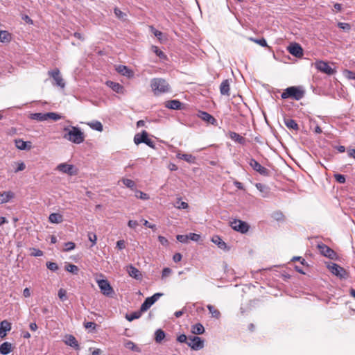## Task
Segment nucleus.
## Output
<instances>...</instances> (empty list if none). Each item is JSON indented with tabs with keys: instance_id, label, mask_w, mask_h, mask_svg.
Here are the masks:
<instances>
[{
	"instance_id": "nucleus-26",
	"label": "nucleus",
	"mask_w": 355,
	"mask_h": 355,
	"mask_svg": "<svg viewBox=\"0 0 355 355\" xmlns=\"http://www.w3.org/2000/svg\"><path fill=\"white\" fill-rule=\"evenodd\" d=\"M177 157L189 164H194L196 162V157L191 154L178 153Z\"/></svg>"
},
{
	"instance_id": "nucleus-58",
	"label": "nucleus",
	"mask_w": 355,
	"mask_h": 355,
	"mask_svg": "<svg viewBox=\"0 0 355 355\" xmlns=\"http://www.w3.org/2000/svg\"><path fill=\"white\" fill-rule=\"evenodd\" d=\"M17 167L15 170V173H17L19 171H24L26 168V165L23 162H19L17 163Z\"/></svg>"
},
{
	"instance_id": "nucleus-30",
	"label": "nucleus",
	"mask_w": 355,
	"mask_h": 355,
	"mask_svg": "<svg viewBox=\"0 0 355 355\" xmlns=\"http://www.w3.org/2000/svg\"><path fill=\"white\" fill-rule=\"evenodd\" d=\"M211 241L216 245H217L219 248L223 250L227 249L226 243L221 239L220 236H214L211 239Z\"/></svg>"
},
{
	"instance_id": "nucleus-10",
	"label": "nucleus",
	"mask_w": 355,
	"mask_h": 355,
	"mask_svg": "<svg viewBox=\"0 0 355 355\" xmlns=\"http://www.w3.org/2000/svg\"><path fill=\"white\" fill-rule=\"evenodd\" d=\"M230 226L233 230L243 234L246 233L249 230V225L247 223L238 219L231 221Z\"/></svg>"
},
{
	"instance_id": "nucleus-18",
	"label": "nucleus",
	"mask_w": 355,
	"mask_h": 355,
	"mask_svg": "<svg viewBox=\"0 0 355 355\" xmlns=\"http://www.w3.org/2000/svg\"><path fill=\"white\" fill-rule=\"evenodd\" d=\"M106 85L107 86L110 87L114 92L118 94H124V87L121 84L111 80H108L106 82Z\"/></svg>"
},
{
	"instance_id": "nucleus-52",
	"label": "nucleus",
	"mask_w": 355,
	"mask_h": 355,
	"mask_svg": "<svg viewBox=\"0 0 355 355\" xmlns=\"http://www.w3.org/2000/svg\"><path fill=\"white\" fill-rule=\"evenodd\" d=\"M46 267L51 271H56L58 269V266L55 262H47Z\"/></svg>"
},
{
	"instance_id": "nucleus-15",
	"label": "nucleus",
	"mask_w": 355,
	"mask_h": 355,
	"mask_svg": "<svg viewBox=\"0 0 355 355\" xmlns=\"http://www.w3.org/2000/svg\"><path fill=\"white\" fill-rule=\"evenodd\" d=\"M198 117L201 119L205 122L211 124L216 125L217 121L216 119L210 114L204 111H199L197 114Z\"/></svg>"
},
{
	"instance_id": "nucleus-50",
	"label": "nucleus",
	"mask_w": 355,
	"mask_h": 355,
	"mask_svg": "<svg viewBox=\"0 0 355 355\" xmlns=\"http://www.w3.org/2000/svg\"><path fill=\"white\" fill-rule=\"evenodd\" d=\"M250 40L253 41L256 44H259L260 46H261L263 47L268 46L266 40L264 38H261V39L250 38Z\"/></svg>"
},
{
	"instance_id": "nucleus-56",
	"label": "nucleus",
	"mask_w": 355,
	"mask_h": 355,
	"mask_svg": "<svg viewBox=\"0 0 355 355\" xmlns=\"http://www.w3.org/2000/svg\"><path fill=\"white\" fill-rule=\"evenodd\" d=\"M189 240H191L193 241H198L200 239V235L196 233H190L188 234Z\"/></svg>"
},
{
	"instance_id": "nucleus-16",
	"label": "nucleus",
	"mask_w": 355,
	"mask_h": 355,
	"mask_svg": "<svg viewBox=\"0 0 355 355\" xmlns=\"http://www.w3.org/2000/svg\"><path fill=\"white\" fill-rule=\"evenodd\" d=\"M64 342L67 345H69L76 350L80 349L79 344L76 338L73 335H66Z\"/></svg>"
},
{
	"instance_id": "nucleus-43",
	"label": "nucleus",
	"mask_w": 355,
	"mask_h": 355,
	"mask_svg": "<svg viewBox=\"0 0 355 355\" xmlns=\"http://www.w3.org/2000/svg\"><path fill=\"white\" fill-rule=\"evenodd\" d=\"M121 182L125 187L131 189H133V188L135 187L136 185L133 180L127 178H123L121 180Z\"/></svg>"
},
{
	"instance_id": "nucleus-3",
	"label": "nucleus",
	"mask_w": 355,
	"mask_h": 355,
	"mask_svg": "<svg viewBox=\"0 0 355 355\" xmlns=\"http://www.w3.org/2000/svg\"><path fill=\"white\" fill-rule=\"evenodd\" d=\"M304 90L299 87L292 86L286 88L282 94L283 99L291 98L296 101L301 100L304 96Z\"/></svg>"
},
{
	"instance_id": "nucleus-36",
	"label": "nucleus",
	"mask_w": 355,
	"mask_h": 355,
	"mask_svg": "<svg viewBox=\"0 0 355 355\" xmlns=\"http://www.w3.org/2000/svg\"><path fill=\"white\" fill-rule=\"evenodd\" d=\"M207 307L213 318L218 319L220 317V311L218 309H216L213 305L208 304Z\"/></svg>"
},
{
	"instance_id": "nucleus-61",
	"label": "nucleus",
	"mask_w": 355,
	"mask_h": 355,
	"mask_svg": "<svg viewBox=\"0 0 355 355\" xmlns=\"http://www.w3.org/2000/svg\"><path fill=\"white\" fill-rule=\"evenodd\" d=\"M311 125H315V126L314 128L315 133L320 134L322 132V129L320 128V127L318 124H316V121H315L311 120Z\"/></svg>"
},
{
	"instance_id": "nucleus-48",
	"label": "nucleus",
	"mask_w": 355,
	"mask_h": 355,
	"mask_svg": "<svg viewBox=\"0 0 355 355\" xmlns=\"http://www.w3.org/2000/svg\"><path fill=\"white\" fill-rule=\"evenodd\" d=\"M58 297L62 300V301H65L67 300V291L64 288H60L59 291H58Z\"/></svg>"
},
{
	"instance_id": "nucleus-35",
	"label": "nucleus",
	"mask_w": 355,
	"mask_h": 355,
	"mask_svg": "<svg viewBox=\"0 0 355 355\" xmlns=\"http://www.w3.org/2000/svg\"><path fill=\"white\" fill-rule=\"evenodd\" d=\"M117 70L119 73H121L122 75L130 77L132 75V71L129 69L126 66L124 65H120L117 68Z\"/></svg>"
},
{
	"instance_id": "nucleus-62",
	"label": "nucleus",
	"mask_w": 355,
	"mask_h": 355,
	"mask_svg": "<svg viewBox=\"0 0 355 355\" xmlns=\"http://www.w3.org/2000/svg\"><path fill=\"white\" fill-rule=\"evenodd\" d=\"M175 207L178 208V209H187L189 205L186 202H184V201H178L177 202V205H175Z\"/></svg>"
},
{
	"instance_id": "nucleus-24",
	"label": "nucleus",
	"mask_w": 355,
	"mask_h": 355,
	"mask_svg": "<svg viewBox=\"0 0 355 355\" xmlns=\"http://www.w3.org/2000/svg\"><path fill=\"white\" fill-rule=\"evenodd\" d=\"M12 350V346L10 343L4 342L0 345V354L7 355Z\"/></svg>"
},
{
	"instance_id": "nucleus-28",
	"label": "nucleus",
	"mask_w": 355,
	"mask_h": 355,
	"mask_svg": "<svg viewBox=\"0 0 355 355\" xmlns=\"http://www.w3.org/2000/svg\"><path fill=\"white\" fill-rule=\"evenodd\" d=\"M230 137L231 139L240 144H245V139L235 132H230Z\"/></svg>"
},
{
	"instance_id": "nucleus-54",
	"label": "nucleus",
	"mask_w": 355,
	"mask_h": 355,
	"mask_svg": "<svg viewBox=\"0 0 355 355\" xmlns=\"http://www.w3.org/2000/svg\"><path fill=\"white\" fill-rule=\"evenodd\" d=\"M338 26L345 31H349L351 29V26L348 23L339 22Z\"/></svg>"
},
{
	"instance_id": "nucleus-8",
	"label": "nucleus",
	"mask_w": 355,
	"mask_h": 355,
	"mask_svg": "<svg viewBox=\"0 0 355 355\" xmlns=\"http://www.w3.org/2000/svg\"><path fill=\"white\" fill-rule=\"evenodd\" d=\"M187 344L193 350H200L204 347V340L198 336H189Z\"/></svg>"
},
{
	"instance_id": "nucleus-6",
	"label": "nucleus",
	"mask_w": 355,
	"mask_h": 355,
	"mask_svg": "<svg viewBox=\"0 0 355 355\" xmlns=\"http://www.w3.org/2000/svg\"><path fill=\"white\" fill-rule=\"evenodd\" d=\"M98 286L101 292L105 296L111 297L114 293L112 287L109 282L106 279H101L97 281Z\"/></svg>"
},
{
	"instance_id": "nucleus-25",
	"label": "nucleus",
	"mask_w": 355,
	"mask_h": 355,
	"mask_svg": "<svg viewBox=\"0 0 355 355\" xmlns=\"http://www.w3.org/2000/svg\"><path fill=\"white\" fill-rule=\"evenodd\" d=\"M284 124L290 130H298L299 126L297 122L289 118H285L284 120Z\"/></svg>"
},
{
	"instance_id": "nucleus-53",
	"label": "nucleus",
	"mask_w": 355,
	"mask_h": 355,
	"mask_svg": "<svg viewBox=\"0 0 355 355\" xmlns=\"http://www.w3.org/2000/svg\"><path fill=\"white\" fill-rule=\"evenodd\" d=\"M177 240L182 243H187L189 241V236L188 235H182L179 234L176 236Z\"/></svg>"
},
{
	"instance_id": "nucleus-7",
	"label": "nucleus",
	"mask_w": 355,
	"mask_h": 355,
	"mask_svg": "<svg viewBox=\"0 0 355 355\" xmlns=\"http://www.w3.org/2000/svg\"><path fill=\"white\" fill-rule=\"evenodd\" d=\"M56 170L70 176L76 175L78 173L77 168L73 164H69L67 163L59 164L56 166Z\"/></svg>"
},
{
	"instance_id": "nucleus-12",
	"label": "nucleus",
	"mask_w": 355,
	"mask_h": 355,
	"mask_svg": "<svg viewBox=\"0 0 355 355\" xmlns=\"http://www.w3.org/2000/svg\"><path fill=\"white\" fill-rule=\"evenodd\" d=\"M318 248L323 256L328 257L329 259H334L336 256V252L330 248L329 246L325 244L320 243L318 244Z\"/></svg>"
},
{
	"instance_id": "nucleus-23",
	"label": "nucleus",
	"mask_w": 355,
	"mask_h": 355,
	"mask_svg": "<svg viewBox=\"0 0 355 355\" xmlns=\"http://www.w3.org/2000/svg\"><path fill=\"white\" fill-rule=\"evenodd\" d=\"M128 272L130 277L136 279H140L141 278V272L132 265L128 268Z\"/></svg>"
},
{
	"instance_id": "nucleus-44",
	"label": "nucleus",
	"mask_w": 355,
	"mask_h": 355,
	"mask_svg": "<svg viewBox=\"0 0 355 355\" xmlns=\"http://www.w3.org/2000/svg\"><path fill=\"white\" fill-rule=\"evenodd\" d=\"M343 76L349 79V80H355V72L354 71H350V70H348V69H345L343 72Z\"/></svg>"
},
{
	"instance_id": "nucleus-63",
	"label": "nucleus",
	"mask_w": 355,
	"mask_h": 355,
	"mask_svg": "<svg viewBox=\"0 0 355 355\" xmlns=\"http://www.w3.org/2000/svg\"><path fill=\"white\" fill-rule=\"evenodd\" d=\"M162 295L161 293H157L155 294H154L153 296L151 297H148L149 299V300L153 303L154 304L157 300H158V299L159 298V297Z\"/></svg>"
},
{
	"instance_id": "nucleus-9",
	"label": "nucleus",
	"mask_w": 355,
	"mask_h": 355,
	"mask_svg": "<svg viewBox=\"0 0 355 355\" xmlns=\"http://www.w3.org/2000/svg\"><path fill=\"white\" fill-rule=\"evenodd\" d=\"M48 75L51 77L55 81V85L62 89L65 87V82L60 75V71L58 69H55L48 71Z\"/></svg>"
},
{
	"instance_id": "nucleus-31",
	"label": "nucleus",
	"mask_w": 355,
	"mask_h": 355,
	"mask_svg": "<svg viewBox=\"0 0 355 355\" xmlns=\"http://www.w3.org/2000/svg\"><path fill=\"white\" fill-rule=\"evenodd\" d=\"M12 39L11 34L7 31H0V42H9Z\"/></svg>"
},
{
	"instance_id": "nucleus-64",
	"label": "nucleus",
	"mask_w": 355,
	"mask_h": 355,
	"mask_svg": "<svg viewBox=\"0 0 355 355\" xmlns=\"http://www.w3.org/2000/svg\"><path fill=\"white\" fill-rule=\"evenodd\" d=\"M116 248L119 250H123L125 248V242L124 240H119L116 242Z\"/></svg>"
},
{
	"instance_id": "nucleus-4",
	"label": "nucleus",
	"mask_w": 355,
	"mask_h": 355,
	"mask_svg": "<svg viewBox=\"0 0 355 355\" xmlns=\"http://www.w3.org/2000/svg\"><path fill=\"white\" fill-rule=\"evenodd\" d=\"M328 268L333 275L340 279H345L349 277V274L347 270L336 263H332L328 265Z\"/></svg>"
},
{
	"instance_id": "nucleus-21",
	"label": "nucleus",
	"mask_w": 355,
	"mask_h": 355,
	"mask_svg": "<svg viewBox=\"0 0 355 355\" xmlns=\"http://www.w3.org/2000/svg\"><path fill=\"white\" fill-rule=\"evenodd\" d=\"M230 81L229 80L226 79L224 80L220 85V92L222 95L227 96H229L230 95Z\"/></svg>"
},
{
	"instance_id": "nucleus-38",
	"label": "nucleus",
	"mask_w": 355,
	"mask_h": 355,
	"mask_svg": "<svg viewBox=\"0 0 355 355\" xmlns=\"http://www.w3.org/2000/svg\"><path fill=\"white\" fill-rule=\"evenodd\" d=\"M65 270L72 274H78V268L77 266L72 264V263H67L65 266Z\"/></svg>"
},
{
	"instance_id": "nucleus-49",
	"label": "nucleus",
	"mask_w": 355,
	"mask_h": 355,
	"mask_svg": "<svg viewBox=\"0 0 355 355\" xmlns=\"http://www.w3.org/2000/svg\"><path fill=\"white\" fill-rule=\"evenodd\" d=\"M334 176L335 180L340 184H344L346 182V178L344 175L336 173Z\"/></svg>"
},
{
	"instance_id": "nucleus-41",
	"label": "nucleus",
	"mask_w": 355,
	"mask_h": 355,
	"mask_svg": "<svg viewBox=\"0 0 355 355\" xmlns=\"http://www.w3.org/2000/svg\"><path fill=\"white\" fill-rule=\"evenodd\" d=\"M135 197L139 199H141L144 200H148L150 198L148 194L139 191V190H135Z\"/></svg>"
},
{
	"instance_id": "nucleus-13",
	"label": "nucleus",
	"mask_w": 355,
	"mask_h": 355,
	"mask_svg": "<svg viewBox=\"0 0 355 355\" xmlns=\"http://www.w3.org/2000/svg\"><path fill=\"white\" fill-rule=\"evenodd\" d=\"M288 51L296 58H301L303 55V49L297 43L291 44L288 46Z\"/></svg>"
},
{
	"instance_id": "nucleus-11",
	"label": "nucleus",
	"mask_w": 355,
	"mask_h": 355,
	"mask_svg": "<svg viewBox=\"0 0 355 355\" xmlns=\"http://www.w3.org/2000/svg\"><path fill=\"white\" fill-rule=\"evenodd\" d=\"M249 165L259 174L267 176L268 175V170L264 166H261L257 161L253 158H250L248 161Z\"/></svg>"
},
{
	"instance_id": "nucleus-60",
	"label": "nucleus",
	"mask_w": 355,
	"mask_h": 355,
	"mask_svg": "<svg viewBox=\"0 0 355 355\" xmlns=\"http://www.w3.org/2000/svg\"><path fill=\"white\" fill-rule=\"evenodd\" d=\"M64 245H65V249H64L65 251L72 250L75 248V246H76L75 243L73 242L65 243Z\"/></svg>"
},
{
	"instance_id": "nucleus-59",
	"label": "nucleus",
	"mask_w": 355,
	"mask_h": 355,
	"mask_svg": "<svg viewBox=\"0 0 355 355\" xmlns=\"http://www.w3.org/2000/svg\"><path fill=\"white\" fill-rule=\"evenodd\" d=\"M177 340L181 343H187V342H188V340H189V337H187L185 334H181L179 336H178Z\"/></svg>"
},
{
	"instance_id": "nucleus-47",
	"label": "nucleus",
	"mask_w": 355,
	"mask_h": 355,
	"mask_svg": "<svg viewBox=\"0 0 355 355\" xmlns=\"http://www.w3.org/2000/svg\"><path fill=\"white\" fill-rule=\"evenodd\" d=\"M114 12L115 15L117 17V18H119V19L124 20L125 19L126 14L123 12L119 8H115L114 9Z\"/></svg>"
},
{
	"instance_id": "nucleus-51",
	"label": "nucleus",
	"mask_w": 355,
	"mask_h": 355,
	"mask_svg": "<svg viewBox=\"0 0 355 355\" xmlns=\"http://www.w3.org/2000/svg\"><path fill=\"white\" fill-rule=\"evenodd\" d=\"M88 239L92 242V245L94 246L96 243L97 236L94 232H89L87 234Z\"/></svg>"
},
{
	"instance_id": "nucleus-14",
	"label": "nucleus",
	"mask_w": 355,
	"mask_h": 355,
	"mask_svg": "<svg viewBox=\"0 0 355 355\" xmlns=\"http://www.w3.org/2000/svg\"><path fill=\"white\" fill-rule=\"evenodd\" d=\"M316 68L328 75H332L334 73L335 70L332 69L327 62L324 61H318L315 63Z\"/></svg>"
},
{
	"instance_id": "nucleus-40",
	"label": "nucleus",
	"mask_w": 355,
	"mask_h": 355,
	"mask_svg": "<svg viewBox=\"0 0 355 355\" xmlns=\"http://www.w3.org/2000/svg\"><path fill=\"white\" fill-rule=\"evenodd\" d=\"M89 125L94 130L101 132L103 129V125L100 121H95L89 123Z\"/></svg>"
},
{
	"instance_id": "nucleus-22",
	"label": "nucleus",
	"mask_w": 355,
	"mask_h": 355,
	"mask_svg": "<svg viewBox=\"0 0 355 355\" xmlns=\"http://www.w3.org/2000/svg\"><path fill=\"white\" fill-rule=\"evenodd\" d=\"M182 103L178 100H170L165 103V107L175 110L181 109Z\"/></svg>"
},
{
	"instance_id": "nucleus-2",
	"label": "nucleus",
	"mask_w": 355,
	"mask_h": 355,
	"mask_svg": "<svg viewBox=\"0 0 355 355\" xmlns=\"http://www.w3.org/2000/svg\"><path fill=\"white\" fill-rule=\"evenodd\" d=\"M64 130L67 131V133L64 134L63 136L65 139L76 144H80L83 142L85 137L80 128L72 126L71 129L64 128Z\"/></svg>"
},
{
	"instance_id": "nucleus-55",
	"label": "nucleus",
	"mask_w": 355,
	"mask_h": 355,
	"mask_svg": "<svg viewBox=\"0 0 355 355\" xmlns=\"http://www.w3.org/2000/svg\"><path fill=\"white\" fill-rule=\"evenodd\" d=\"M31 255L33 257H41L43 255V252L39 249L31 248Z\"/></svg>"
},
{
	"instance_id": "nucleus-39",
	"label": "nucleus",
	"mask_w": 355,
	"mask_h": 355,
	"mask_svg": "<svg viewBox=\"0 0 355 355\" xmlns=\"http://www.w3.org/2000/svg\"><path fill=\"white\" fill-rule=\"evenodd\" d=\"M141 313L142 312H141V310H140L139 311L133 312V313H132L130 314H126L125 318L128 321L131 322V321H132V320H134L135 319L139 318L141 317Z\"/></svg>"
},
{
	"instance_id": "nucleus-5",
	"label": "nucleus",
	"mask_w": 355,
	"mask_h": 355,
	"mask_svg": "<svg viewBox=\"0 0 355 355\" xmlns=\"http://www.w3.org/2000/svg\"><path fill=\"white\" fill-rule=\"evenodd\" d=\"M134 142L138 145L141 143H144L150 148H155L154 141L149 139L146 131L144 130L141 134H136L134 137Z\"/></svg>"
},
{
	"instance_id": "nucleus-46",
	"label": "nucleus",
	"mask_w": 355,
	"mask_h": 355,
	"mask_svg": "<svg viewBox=\"0 0 355 355\" xmlns=\"http://www.w3.org/2000/svg\"><path fill=\"white\" fill-rule=\"evenodd\" d=\"M152 50L159 58L163 59L166 58V55L164 54V53L160 49H159L157 46H153Z\"/></svg>"
},
{
	"instance_id": "nucleus-27",
	"label": "nucleus",
	"mask_w": 355,
	"mask_h": 355,
	"mask_svg": "<svg viewBox=\"0 0 355 355\" xmlns=\"http://www.w3.org/2000/svg\"><path fill=\"white\" fill-rule=\"evenodd\" d=\"M49 220L51 223L58 224L63 221V217L58 213H52L49 215Z\"/></svg>"
},
{
	"instance_id": "nucleus-33",
	"label": "nucleus",
	"mask_w": 355,
	"mask_h": 355,
	"mask_svg": "<svg viewBox=\"0 0 355 355\" xmlns=\"http://www.w3.org/2000/svg\"><path fill=\"white\" fill-rule=\"evenodd\" d=\"M30 118L38 121H44L47 120L46 113H33Z\"/></svg>"
},
{
	"instance_id": "nucleus-17",
	"label": "nucleus",
	"mask_w": 355,
	"mask_h": 355,
	"mask_svg": "<svg viewBox=\"0 0 355 355\" xmlns=\"http://www.w3.org/2000/svg\"><path fill=\"white\" fill-rule=\"evenodd\" d=\"M11 330V323L4 320L0 322V337L1 338L6 336L8 331Z\"/></svg>"
},
{
	"instance_id": "nucleus-32",
	"label": "nucleus",
	"mask_w": 355,
	"mask_h": 355,
	"mask_svg": "<svg viewBox=\"0 0 355 355\" xmlns=\"http://www.w3.org/2000/svg\"><path fill=\"white\" fill-rule=\"evenodd\" d=\"M166 334L165 332L161 329H157L155 333V340L157 343H160L165 338Z\"/></svg>"
},
{
	"instance_id": "nucleus-19",
	"label": "nucleus",
	"mask_w": 355,
	"mask_h": 355,
	"mask_svg": "<svg viewBox=\"0 0 355 355\" xmlns=\"http://www.w3.org/2000/svg\"><path fill=\"white\" fill-rule=\"evenodd\" d=\"M15 197V193L11 191H3L0 193V204H4L9 202Z\"/></svg>"
},
{
	"instance_id": "nucleus-45",
	"label": "nucleus",
	"mask_w": 355,
	"mask_h": 355,
	"mask_svg": "<svg viewBox=\"0 0 355 355\" xmlns=\"http://www.w3.org/2000/svg\"><path fill=\"white\" fill-rule=\"evenodd\" d=\"M47 120L52 119L53 121H58L62 118L61 115L55 112H48L46 113Z\"/></svg>"
},
{
	"instance_id": "nucleus-42",
	"label": "nucleus",
	"mask_w": 355,
	"mask_h": 355,
	"mask_svg": "<svg viewBox=\"0 0 355 355\" xmlns=\"http://www.w3.org/2000/svg\"><path fill=\"white\" fill-rule=\"evenodd\" d=\"M153 304L147 297L141 306V312L146 311Z\"/></svg>"
},
{
	"instance_id": "nucleus-34",
	"label": "nucleus",
	"mask_w": 355,
	"mask_h": 355,
	"mask_svg": "<svg viewBox=\"0 0 355 355\" xmlns=\"http://www.w3.org/2000/svg\"><path fill=\"white\" fill-rule=\"evenodd\" d=\"M124 346L133 352H140L141 349L137 346L131 340H125L124 343Z\"/></svg>"
},
{
	"instance_id": "nucleus-37",
	"label": "nucleus",
	"mask_w": 355,
	"mask_h": 355,
	"mask_svg": "<svg viewBox=\"0 0 355 355\" xmlns=\"http://www.w3.org/2000/svg\"><path fill=\"white\" fill-rule=\"evenodd\" d=\"M256 188L261 193H263V197H266L267 193H268V188L267 186L261 184V183H257L255 184Z\"/></svg>"
},
{
	"instance_id": "nucleus-20",
	"label": "nucleus",
	"mask_w": 355,
	"mask_h": 355,
	"mask_svg": "<svg viewBox=\"0 0 355 355\" xmlns=\"http://www.w3.org/2000/svg\"><path fill=\"white\" fill-rule=\"evenodd\" d=\"M15 146L19 150H30L31 143L30 141H24L21 139L15 140Z\"/></svg>"
},
{
	"instance_id": "nucleus-29",
	"label": "nucleus",
	"mask_w": 355,
	"mask_h": 355,
	"mask_svg": "<svg viewBox=\"0 0 355 355\" xmlns=\"http://www.w3.org/2000/svg\"><path fill=\"white\" fill-rule=\"evenodd\" d=\"M191 332L193 334L200 335L205 332V328L202 324L197 323V324L192 325Z\"/></svg>"
},
{
	"instance_id": "nucleus-1",
	"label": "nucleus",
	"mask_w": 355,
	"mask_h": 355,
	"mask_svg": "<svg viewBox=\"0 0 355 355\" xmlns=\"http://www.w3.org/2000/svg\"><path fill=\"white\" fill-rule=\"evenodd\" d=\"M150 87L155 96L168 93L171 90V87L168 82L162 78H154L151 79Z\"/></svg>"
},
{
	"instance_id": "nucleus-57",
	"label": "nucleus",
	"mask_w": 355,
	"mask_h": 355,
	"mask_svg": "<svg viewBox=\"0 0 355 355\" xmlns=\"http://www.w3.org/2000/svg\"><path fill=\"white\" fill-rule=\"evenodd\" d=\"M151 32L154 34L155 37H157L159 40H161V37L162 35V33L157 29H155L153 26H150Z\"/></svg>"
}]
</instances>
